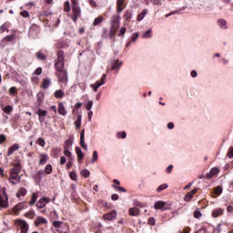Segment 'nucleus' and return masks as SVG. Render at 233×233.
Listing matches in <instances>:
<instances>
[{
    "label": "nucleus",
    "instance_id": "38",
    "mask_svg": "<svg viewBox=\"0 0 233 233\" xmlns=\"http://www.w3.org/2000/svg\"><path fill=\"white\" fill-rule=\"evenodd\" d=\"M214 194H216V196H221V194H223V187L218 186L217 187L214 188Z\"/></svg>",
    "mask_w": 233,
    "mask_h": 233
},
{
    "label": "nucleus",
    "instance_id": "48",
    "mask_svg": "<svg viewBox=\"0 0 233 233\" xmlns=\"http://www.w3.org/2000/svg\"><path fill=\"white\" fill-rule=\"evenodd\" d=\"M70 2L69 1H66L64 4V12H70Z\"/></svg>",
    "mask_w": 233,
    "mask_h": 233
},
{
    "label": "nucleus",
    "instance_id": "18",
    "mask_svg": "<svg viewBox=\"0 0 233 233\" xmlns=\"http://www.w3.org/2000/svg\"><path fill=\"white\" fill-rule=\"evenodd\" d=\"M45 174V171L43 170H38L36 171V173L35 174L34 179L36 183H41V181L43 180V176Z\"/></svg>",
    "mask_w": 233,
    "mask_h": 233
},
{
    "label": "nucleus",
    "instance_id": "45",
    "mask_svg": "<svg viewBox=\"0 0 233 233\" xmlns=\"http://www.w3.org/2000/svg\"><path fill=\"white\" fill-rule=\"evenodd\" d=\"M142 37H145L146 39H150V37H152V29H148L147 31H146Z\"/></svg>",
    "mask_w": 233,
    "mask_h": 233
},
{
    "label": "nucleus",
    "instance_id": "26",
    "mask_svg": "<svg viewBox=\"0 0 233 233\" xmlns=\"http://www.w3.org/2000/svg\"><path fill=\"white\" fill-rule=\"evenodd\" d=\"M39 198V193L35 192L33 193L31 196V201H29L30 207L35 205V202L37 201V198Z\"/></svg>",
    "mask_w": 233,
    "mask_h": 233
},
{
    "label": "nucleus",
    "instance_id": "63",
    "mask_svg": "<svg viewBox=\"0 0 233 233\" xmlns=\"http://www.w3.org/2000/svg\"><path fill=\"white\" fill-rule=\"evenodd\" d=\"M228 157L232 159V157H233V147H229L228 152Z\"/></svg>",
    "mask_w": 233,
    "mask_h": 233
},
{
    "label": "nucleus",
    "instance_id": "25",
    "mask_svg": "<svg viewBox=\"0 0 233 233\" xmlns=\"http://www.w3.org/2000/svg\"><path fill=\"white\" fill-rule=\"evenodd\" d=\"M128 212L129 216H139V214H141V209L137 208H130Z\"/></svg>",
    "mask_w": 233,
    "mask_h": 233
},
{
    "label": "nucleus",
    "instance_id": "41",
    "mask_svg": "<svg viewBox=\"0 0 233 233\" xmlns=\"http://www.w3.org/2000/svg\"><path fill=\"white\" fill-rule=\"evenodd\" d=\"M52 170H53L52 165L48 164L46 166L44 172L45 174L50 175L52 173Z\"/></svg>",
    "mask_w": 233,
    "mask_h": 233
},
{
    "label": "nucleus",
    "instance_id": "6",
    "mask_svg": "<svg viewBox=\"0 0 233 233\" xmlns=\"http://www.w3.org/2000/svg\"><path fill=\"white\" fill-rule=\"evenodd\" d=\"M15 225H17V227H19L20 228V233H28V223L25 220H21V219H17L15 220Z\"/></svg>",
    "mask_w": 233,
    "mask_h": 233
},
{
    "label": "nucleus",
    "instance_id": "36",
    "mask_svg": "<svg viewBox=\"0 0 233 233\" xmlns=\"http://www.w3.org/2000/svg\"><path fill=\"white\" fill-rule=\"evenodd\" d=\"M104 19L105 18L103 16H98V17L95 18V20L93 22V26H97L98 25H101V23H103Z\"/></svg>",
    "mask_w": 233,
    "mask_h": 233
},
{
    "label": "nucleus",
    "instance_id": "59",
    "mask_svg": "<svg viewBox=\"0 0 233 233\" xmlns=\"http://www.w3.org/2000/svg\"><path fill=\"white\" fill-rule=\"evenodd\" d=\"M94 105V102L88 101L86 104H85L86 110L90 111L92 110V106Z\"/></svg>",
    "mask_w": 233,
    "mask_h": 233
},
{
    "label": "nucleus",
    "instance_id": "21",
    "mask_svg": "<svg viewBox=\"0 0 233 233\" xmlns=\"http://www.w3.org/2000/svg\"><path fill=\"white\" fill-rule=\"evenodd\" d=\"M219 174V169L218 167H213L207 175V179H212L213 176H218Z\"/></svg>",
    "mask_w": 233,
    "mask_h": 233
},
{
    "label": "nucleus",
    "instance_id": "50",
    "mask_svg": "<svg viewBox=\"0 0 233 233\" xmlns=\"http://www.w3.org/2000/svg\"><path fill=\"white\" fill-rule=\"evenodd\" d=\"M124 16L127 21H130L132 19V12L128 10L126 11Z\"/></svg>",
    "mask_w": 233,
    "mask_h": 233
},
{
    "label": "nucleus",
    "instance_id": "44",
    "mask_svg": "<svg viewBox=\"0 0 233 233\" xmlns=\"http://www.w3.org/2000/svg\"><path fill=\"white\" fill-rule=\"evenodd\" d=\"M36 145H39V147H45V145H46V142L45 141V138L39 137L36 140Z\"/></svg>",
    "mask_w": 233,
    "mask_h": 233
},
{
    "label": "nucleus",
    "instance_id": "49",
    "mask_svg": "<svg viewBox=\"0 0 233 233\" xmlns=\"http://www.w3.org/2000/svg\"><path fill=\"white\" fill-rule=\"evenodd\" d=\"M166 188H168L167 184H162L157 188V192H163Z\"/></svg>",
    "mask_w": 233,
    "mask_h": 233
},
{
    "label": "nucleus",
    "instance_id": "13",
    "mask_svg": "<svg viewBox=\"0 0 233 233\" xmlns=\"http://www.w3.org/2000/svg\"><path fill=\"white\" fill-rule=\"evenodd\" d=\"M28 205L26 204V202H21L18 203L16 206L14 207L13 208V212L15 214H17V212H21V210L27 208Z\"/></svg>",
    "mask_w": 233,
    "mask_h": 233
},
{
    "label": "nucleus",
    "instance_id": "5",
    "mask_svg": "<svg viewBox=\"0 0 233 233\" xmlns=\"http://www.w3.org/2000/svg\"><path fill=\"white\" fill-rule=\"evenodd\" d=\"M73 15L71 16L72 21L74 23H77V19L81 17V7H79V4H75L72 5Z\"/></svg>",
    "mask_w": 233,
    "mask_h": 233
},
{
    "label": "nucleus",
    "instance_id": "7",
    "mask_svg": "<svg viewBox=\"0 0 233 233\" xmlns=\"http://www.w3.org/2000/svg\"><path fill=\"white\" fill-rule=\"evenodd\" d=\"M39 32H41V29H39V26H37V25L35 24H33L29 28L28 35L29 37H33L34 39L37 37V35H39Z\"/></svg>",
    "mask_w": 233,
    "mask_h": 233
},
{
    "label": "nucleus",
    "instance_id": "33",
    "mask_svg": "<svg viewBox=\"0 0 233 233\" xmlns=\"http://www.w3.org/2000/svg\"><path fill=\"white\" fill-rule=\"evenodd\" d=\"M10 26V25L8 23H4L1 26H0V34H5V32H10L8 30V27Z\"/></svg>",
    "mask_w": 233,
    "mask_h": 233
},
{
    "label": "nucleus",
    "instance_id": "8",
    "mask_svg": "<svg viewBox=\"0 0 233 233\" xmlns=\"http://www.w3.org/2000/svg\"><path fill=\"white\" fill-rule=\"evenodd\" d=\"M9 181L12 185H17V183L21 182V177L19 174L9 173Z\"/></svg>",
    "mask_w": 233,
    "mask_h": 233
},
{
    "label": "nucleus",
    "instance_id": "52",
    "mask_svg": "<svg viewBox=\"0 0 233 233\" xmlns=\"http://www.w3.org/2000/svg\"><path fill=\"white\" fill-rule=\"evenodd\" d=\"M125 34H127V27H122L118 32V37H125Z\"/></svg>",
    "mask_w": 233,
    "mask_h": 233
},
{
    "label": "nucleus",
    "instance_id": "57",
    "mask_svg": "<svg viewBox=\"0 0 233 233\" xmlns=\"http://www.w3.org/2000/svg\"><path fill=\"white\" fill-rule=\"evenodd\" d=\"M69 176L73 181H77V173L76 171H72Z\"/></svg>",
    "mask_w": 233,
    "mask_h": 233
},
{
    "label": "nucleus",
    "instance_id": "42",
    "mask_svg": "<svg viewBox=\"0 0 233 233\" xmlns=\"http://www.w3.org/2000/svg\"><path fill=\"white\" fill-rule=\"evenodd\" d=\"M81 119H82V116L78 115L77 119L75 122L76 128H80L81 127Z\"/></svg>",
    "mask_w": 233,
    "mask_h": 233
},
{
    "label": "nucleus",
    "instance_id": "64",
    "mask_svg": "<svg viewBox=\"0 0 233 233\" xmlns=\"http://www.w3.org/2000/svg\"><path fill=\"white\" fill-rule=\"evenodd\" d=\"M20 196H26V188L21 187L19 190Z\"/></svg>",
    "mask_w": 233,
    "mask_h": 233
},
{
    "label": "nucleus",
    "instance_id": "28",
    "mask_svg": "<svg viewBox=\"0 0 233 233\" xmlns=\"http://www.w3.org/2000/svg\"><path fill=\"white\" fill-rule=\"evenodd\" d=\"M58 113L60 116H66V109H65V105L62 102L58 103Z\"/></svg>",
    "mask_w": 233,
    "mask_h": 233
},
{
    "label": "nucleus",
    "instance_id": "39",
    "mask_svg": "<svg viewBox=\"0 0 233 233\" xmlns=\"http://www.w3.org/2000/svg\"><path fill=\"white\" fill-rule=\"evenodd\" d=\"M15 39V35H8L5 36L4 41H7V43H11V41H14Z\"/></svg>",
    "mask_w": 233,
    "mask_h": 233
},
{
    "label": "nucleus",
    "instance_id": "43",
    "mask_svg": "<svg viewBox=\"0 0 233 233\" xmlns=\"http://www.w3.org/2000/svg\"><path fill=\"white\" fill-rule=\"evenodd\" d=\"M9 94L10 96H17V87L12 86L9 88Z\"/></svg>",
    "mask_w": 233,
    "mask_h": 233
},
{
    "label": "nucleus",
    "instance_id": "32",
    "mask_svg": "<svg viewBox=\"0 0 233 233\" xmlns=\"http://www.w3.org/2000/svg\"><path fill=\"white\" fill-rule=\"evenodd\" d=\"M148 14V10L147 9H143V11L138 14L137 17V21H143V19H145V16Z\"/></svg>",
    "mask_w": 233,
    "mask_h": 233
},
{
    "label": "nucleus",
    "instance_id": "16",
    "mask_svg": "<svg viewBox=\"0 0 233 233\" xmlns=\"http://www.w3.org/2000/svg\"><path fill=\"white\" fill-rule=\"evenodd\" d=\"M105 81H106V75H103L100 81H96L94 85L95 92H97V88L103 86L105 85Z\"/></svg>",
    "mask_w": 233,
    "mask_h": 233
},
{
    "label": "nucleus",
    "instance_id": "54",
    "mask_svg": "<svg viewBox=\"0 0 233 233\" xmlns=\"http://www.w3.org/2000/svg\"><path fill=\"white\" fill-rule=\"evenodd\" d=\"M81 176L83 177H90V171H88V169H84L81 171Z\"/></svg>",
    "mask_w": 233,
    "mask_h": 233
},
{
    "label": "nucleus",
    "instance_id": "60",
    "mask_svg": "<svg viewBox=\"0 0 233 233\" xmlns=\"http://www.w3.org/2000/svg\"><path fill=\"white\" fill-rule=\"evenodd\" d=\"M97 157H98L97 151H94L91 162L96 163V161H97Z\"/></svg>",
    "mask_w": 233,
    "mask_h": 233
},
{
    "label": "nucleus",
    "instance_id": "40",
    "mask_svg": "<svg viewBox=\"0 0 233 233\" xmlns=\"http://www.w3.org/2000/svg\"><path fill=\"white\" fill-rule=\"evenodd\" d=\"M193 216L195 219H199L200 218H202L203 214L201 213V211H199V208H198L196 211H194Z\"/></svg>",
    "mask_w": 233,
    "mask_h": 233
},
{
    "label": "nucleus",
    "instance_id": "46",
    "mask_svg": "<svg viewBox=\"0 0 233 233\" xmlns=\"http://www.w3.org/2000/svg\"><path fill=\"white\" fill-rule=\"evenodd\" d=\"M36 98L38 103H43V99H45V94L43 92H40L36 95Z\"/></svg>",
    "mask_w": 233,
    "mask_h": 233
},
{
    "label": "nucleus",
    "instance_id": "9",
    "mask_svg": "<svg viewBox=\"0 0 233 233\" xmlns=\"http://www.w3.org/2000/svg\"><path fill=\"white\" fill-rule=\"evenodd\" d=\"M48 203H50V198H40L37 203H36V208L38 209H41V208H45L46 207V205H48Z\"/></svg>",
    "mask_w": 233,
    "mask_h": 233
},
{
    "label": "nucleus",
    "instance_id": "27",
    "mask_svg": "<svg viewBox=\"0 0 233 233\" xmlns=\"http://www.w3.org/2000/svg\"><path fill=\"white\" fill-rule=\"evenodd\" d=\"M15 150H19V144H15L8 148L7 156H12Z\"/></svg>",
    "mask_w": 233,
    "mask_h": 233
},
{
    "label": "nucleus",
    "instance_id": "62",
    "mask_svg": "<svg viewBox=\"0 0 233 233\" xmlns=\"http://www.w3.org/2000/svg\"><path fill=\"white\" fill-rule=\"evenodd\" d=\"M43 74V68L42 67H37L35 71V76H41Z\"/></svg>",
    "mask_w": 233,
    "mask_h": 233
},
{
    "label": "nucleus",
    "instance_id": "15",
    "mask_svg": "<svg viewBox=\"0 0 233 233\" xmlns=\"http://www.w3.org/2000/svg\"><path fill=\"white\" fill-rule=\"evenodd\" d=\"M194 194H198V188H193L192 191L187 192L184 197V201L188 203L192 200V198H194Z\"/></svg>",
    "mask_w": 233,
    "mask_h": 233
},
{
    "label": "nucleus",
    "instance_id": "31",
    "mask_svg": "<svg viewBox=\"0 0 233 233\" xmlns=\"http://www.w3.org/2000/svg\"><path fill=\"white\" fill-rule=\"evenodd\" d=\"M35 57L39 61H45L46 59V55H45L43 51L40 50L35 54Z\"/></svg>",
    "mask_w": 233,
    "mask_h": 233
},
{
    "label": "nucleus",
    "instance_id": "22",
    "mask_svg": "<svg viewBox=\"0 0 233 233\" xmlns=\"http://www.w3.org/2000/svg\"><path fill=\"white\" fill-rule=\"evenodd\" d=\"M80 147H82L84 150H86L87 148L86 144H85V129L80 133Z\"/></svg>",
    "mask_w": 233,
    "mask_h": 233
},
{
    "label": "nucleus",
    "instance_id": "23",
    "mask_svg": "<svg viewBox=\"0 0 233 233\" xmlns=\"http://www.w3.org/2000/svg\"><path fill=\"white\" fill-rule=\"evenodd\" d=\"M225 209L223 208H216L212 211L213 218H219V216H223Z\"/></svg>",
    "mask_w": 233,
    "mask_h": 233
},
{
    "label": "nucleus",
    "instance_id": "12",
    "mask_svg": "<svg viewBox=\"0 0 233 233\" xmlns=\"http://www.w3.org/2000/svg\"><path fill=\"white\" fill-rule=\"evenodd\" d=\"M116 218H117V212H116V210H113L110 213H106L103 216V219L106 221H114Z\"/></svg>",
    "mask_w": 233,
    "mask_h": 233
},
{
    "label": "nucleus",
    "instance_id": "19",
    "mask_svg": "<svg viewBox=\"0 0 233 233\" xmlns=\"http://www.w3.org/2000/svg\"><path fill=\"white\" fill-rule=\"evenodd\" d=\"M47 223H48V220H46V218H45L43 217H38L35 220V227H39V225H46Z\"/></svg>",
    "mask_w": 233,
    "mask_h": 233
},
{
    "label": "nucleus",
    "instance_id": "29",
    "mask_svg": "<svg viewBox=\"0 0 233 233\" xmlns=\"http://www.w3.org/2000/svg\"><path fill=\"white\" fill-rule=\"evenodd\" d=\"M76 153L77 155V161H78V163H80L81 159H83L85 157V156L83 155V151L81 150V147H76Z\"/></svg>",
    "mask_w": 233,
    "mask_h": 233
},
{
    "label": "nucleus",
    "instance_id": "20",
    "mask_svg": "<svg viewBox=\"0 0 233 233\" xmlns=\"http://www.w3.org/2000/svg\"><path fill=\"white\" fill-rule=\"evenodd\" d=\"M124 5H125V0H116L117 14H121V12H123V10H125V7H123Z\"/></svg>",
    "mask_w": 233,
    "mask_h": 233
},
{
    "label": "nucleus",
    "instance_id": "56",
    "mask_svg": "<svg viewBox=\"0 0 233 233\" xmlns=\"http://www.w3.org/2000/svg\"><path fill=\"white\" fill-rule=\"evenodd\" d=\"M52 152L54 154V157H56V156H59V153L61 152V147H56L54 149H52Z\"/></svg>",
    "mask_w": 233,
    "mask_h": 233
},
{
    "label": "nucleus",
    "instance_id": "3",
    "mask_svg": "<svg viewBox=\"0 0 233 233\" xmlns=\"http://www.w3.org/2000/svg\"><path fill=\"white\" fill-rule=\"evenodd\" d=\"M55 68H65V51L56 52V60H55Z\"/></svg>",
    "mask_w": 233,
    "mask_h": 233
},
{
    "label": "nucleus",
    "instance_id": "2",
    "mask_svg": "<svg viewBox=\"0 0 233 233\" xmlns=\"http://www.w3.org/2000/svg\"><path fill=\"white\" fill-rule=\"evenodd\" d=\"M55 74H56L59 83H64L65 85H66V83H68V72H66V70H65V67H56Z\"/></svg>",
    "mask_w": 233,
    "mask_h": 233
},
{
    "label": "nucleus",
    "instance_id": "11",
    "mask_svg": "<svg viewBox=\"0 0 233 233\" xmlns=\"http://www.w3.org/2000/svg\"><path fill=\"white\" fill-rule=\"evenodd\" d=\"M38 157H39V162H38L39 167H43V165H46V162L48 161V159H50V157H48V154H46V153H40Z\"/></svg>",
    "mask_w": 233,
    "mask_h": 233
},
{
    "label": "nucleus",
    "instance_id": "24",
    "mask_svg": "<svg viewBox=\"0 0 233 233\" xmlns=\"http://www.w3.org/2000/svg\"><path fill=\"white\" fill-rule=\"evenodd\" d=\"M123 65L122 62H119V59H116L112 62V66L111 69L112 70H119V68H121V66Z\"/></svg>",
    "mask_w": 233,
    "mask_h": 233
},
{
    "label": "nucleus",
    "instance_id": "55",
    "mask_svg": "<svg viewBox=\"0 0 233 233\" xmlns=\"http://www.w3.org/2000/svg\"><path fill=\"white\" fill-rule=\"evenodd\" d=\"M147 223L151 227H155L156 226V218L154 217L149 218L147 220Z\"/></svg>",
    "mask_w": 233,
    "mask_h": 233
},
{
    "label": "nucleus",
    "instance_id": "37",
    "mask_svg": "<svg viewBox=\"0 0 233 233\" xmlns=\"http://www.w3.org/2000/svg\"><path fill=\"white\" fill-rule=\"evenodd\" d=\"M112 187L115 188L117 192H127V188L121 186H116V184H113Z\"/></svg>",
    "mask_w": 233,
    "mask_h": 233
},
{
    "label": "nucleus",
    "instance_id": "17",
    "mask_svg": "<svg viewBox=\"0 0 233 233\" xmlns=\"http://www.w3.org/2000/svg\"><path fill=\"white\" fill-rule=\"evenodd\" d=\"M52 85V80H50V78L46 77V78H43L42 83H41V88H43V90H47V88H49V86Z\"/></svg>",
    "mask_w": 233,
    "mask_h": 233
},
{
    "label": "nucleus",
    "instance_id": "34",
    "mask_svg": "<svg viewBox=\"0 0 233 233\" xmlns=\"http://www.w3.org/2000/svg\"><path fill=\"white\" fill-rule=\"evenodd\" d=\"M218 25L223 30H227V20L220 18V19L218 20Z\"/></svg>",
    "mask_w": 233,
    "mask_h": 233
},
{
    "label": "nucleus",
    "instance_id": "35",
    "mask_svg": "<svg viewBox=\"0 0 233 233\" xmlns=\"http://www.w3.org/2000/svg\"><path fill=\"white\" fill-rule=\"evenodd\" d=\"M56 46L58 50H61V48H66V46H68V45L66 44V41H58L56 44Z\"/></svg>",
    "mask_w": 233,
    "mask_h": 233
},
{
    "label": "nucleus",
    "instance_id": "30",
    "mask_svg": "<svg viewBox=\"0 0 233 233\" xmlns=\"http://www.w3.org/2000/svg\"><path fill=\"white\" fill-rule=\"evenodd\" d=\"M56 99H63L65 97V92L62 89H58L54 93Z\"/></svg>",
    "mask_w": 233,
    "mask_h": 233
},
{
    "label": "nucleus",
    "instance_id": "53",
    "mask_svg": "<svg viewBox=\"0 0 233 233\" xmlns=\"http://www.w3.org/2000/svg\"><path fill=\"white\" fill-rule=\"evenodd\" d=\"M134 206L135 207H139V208H145V203L139 202V200H135L134 201Z\"/></svg>",
    "mask_w": 233,
    "mask_h": 233
},
{
    "label": "nucleus",
    "instance_id": "14",
    "mask_svg": "<svg viewBox=\"0 0 233 233\" xmlns=\"http://www.w3.org/2000/svg\"><path fill=\"white\" fill-rule=\"evenodd\" d=\"M23 167L21 166V163H15L14 167L10 169L9 174H21Z\"/></svg>",
    "mask_w": 233,
    "mask_h": 233
},
{
    "label": "nucleus",
    "instance_id": "61",
    "mask_svg": "<svg viewBox=\"0 0 233 233\" xmlns=\"http://www.w3.org/2000/svg\"><path fill=\"white\" fill-rule=\"evenodd\" d=\"M20 15H22V17L27 18L30 17V13H28V11H22Z\"/></svg>",
    "mask_w": 233,
    "mask_h": 233
},
{
    "label": "nucleus",
    "instance_id": "51",
    "mask_svg": "<svg viewBox=\"0 0 233 233\" xmlns=\"http://www.w3.org/2000/svg\"><path fill=\"white\" fill-rule=\"evenodd\" d=\"M46 114H48V112H46V110L38 109L37 115L39 117H45L46 116Z\"/></svg>",
    "mask_w": 233,
    "mask_h": 233
},
{
    "label": "nucleus",
    "instance_id": "10",
    "mask_svg": "<svg viewBox=\"0 0 233 233\" xmlns=\"http://www.w3.org/2000/svg\"><path fill=\"white\" fill-rule=\"evenodd\" d=\"M166 205H167V203H165L164 201L159 200V201L155 202L154 208L156 210H169L170 208L165 207Z\"/></svg>",
    "mask_w": 233,
    "mask_h": 233
},
{
    "label": "nucleus",
    "instance_id": "1",
    "mask_svg": "<svg viewBox=\"0 0 233 233\" xmlns=\"http://www.w3.org/2000/svg\"><path fill=\"white\" fill-rule=\"evenodd\" d=\"M121 23V15H113L110 20V30H109V37L110 39H114L116 37V34L119 30V25Z\"/></svg>",
    "mask_w": 233,
    "mask_h": 233
},
{
    "label": "nucleus",
    "instance_id": "47",
    "mask_svg": "<svg viewBox=\"0 0 233 233\" xmlns=\"http://www.w3.org/2000/svg\"><path fill=\"white\" fill-rule=\"evenodd\" d=\"M4 112L5 114H10L13 112L14 107H12V106H6L5 107H4Z\"/></svg>",
    "mask_w": 233,
    "mask_h": 233
},
{
    "label": "nucleus",
    "instance_id": "58",
    "mask_svg": "<svg viewBox=\"0 0 233 233\" xmlns=\"http://www.w3.org/2000/svg\"><path fill=\"white\" fill-rule=\"evenodd\" d=\"M70 147H72V142H70V140H66L64 150H70Z\"/></svg>",
    "mask_w": 233,
    "mask_h": 233
},
{
    "label": "nucleus",
    "instance_id": "4",
    "mask_svg": "<svg viewBox=\"0 0 233 233\" xmlns=\"http://www.w3.org/2000/svg\"><path fill=\"white\" fill-rule=\"evenodd\" d=\"M8 195L6 194V187L2 188V194L0 193V208H8Z\"/></svg>",
    "mask_w": 233,
    "mask_h": 233
}]
</instances>
